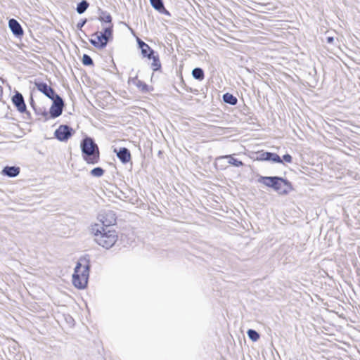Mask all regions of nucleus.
I'll list each match as a JSON object with an SVG mask.
<instances>
[{"label": "nucleus", "mask_w": 360, "mask_h": 360, "mask_svg": "<svg viewBox=\"0 0 360 360\" xmlns=\"http://www.w3.org/2000/svg\"><path fill=\"white\" fill-rule=\"evenodd\" d=\"M223 99L226 103L231 105H236L238 102L237 98L229 93L224 94Z\"/></svg>", "instance_id": "19"}, {"label": "nucleus", "mask_w": 360, "mask_h": 360, "mask_svg": "<svg viewBox=\"0 0 360 360\" xmlns=\"http://www.w3.org/2000/svg\"><path fill=\"white\" fill-rule=\"evenodd\" d=\"M20 167H5L1 173L4 175L8 176L9 177H15L18 176L20 173Z\"/></svg>", "instance_id": "14"}, {"label": "nucleus", "mask_w": 360, "mask_h": 360, "mask_svg": "<svg viewBox=\"0 0 360 360\" xmlns=\"http://www.w3.org/2000/svg\"><path fill=\"white\" fill-rule=\"evenodd\" d=\"M53 103L50 108V114L51 117L55 118L62 114L64 103L63 99L56 95V97L52 99Z\"/></svg>", "instance_id": "7"}, {"label": "nucleus", "mask_w": 360, "mask_h": 360, "mask_svg": "<svg viewBox=\"0 0 360 360\" xmlns=\"http://www.w3.org/2000/svg\"><path fill=\"white\" fill-rule=\"evenodd\" d=\"M34 85L37 89L44 95H46L50 99H53L56 97L54 90L46 83L44 82H34Z\"/></svg>", "instance_id": "10"}, {"label": "nucleus", "mask_w": 360, "mask_h": 360, "mask_svg": "<svg viewBox=\"0 0 360 360\" xmlns=\"http://www.w3.org/2000/svg\"><path fill=\"white\" fill-rule=\"evenodd\" d=\"M90 262L86 257H81L77 262L72 274V284L77 289L86 288L89 277Z\"/></svg>", "instance_id": "2"}, {"label": "nucleus", "mask_w": 360, "mask_h": 360, "mask_svg": "<svg viewBox=\"0 0 360 360\" xmlns=\"http://www.w3.org/2000/svg\"><path fill=\"white\" fill-rule=\"evenodd\" d=\"M99 220L102 224L101 226L111 227L116 223V217L112 212H106L100 215Z\"/></svg>", "instance_id": "9"}, {"label": "nucleus", "mask_w": 360, "mask_h": 360, "mask_svg": "<svg viewBox=\"0 0 360 360\" xmlns=\"http://www.w3.org/2000/svg\"><path fill=\"white\" fill-rule=\"evenodd\" d=\"M268 161H271L275 163H283V160L276 153L269 152Z\"/></svg>", "instance_id": "20"}, {"label": "nucleus", "mask_w": 360, "mask_h": 360, "mask_svg": "<svg viewBox=\"0 0 360 360\" xmlns=\"http://www.w3.org/2000/svg\"><path fill=\"white\" fill-rule=\"evenodd\" d=\"M192 75L197 79L202 80L204 79V72L201 68H195L192 72Z\"/></svg>", "instance_id": "22"}, {"label": "nucleus", "mask_w": 360, "mask_h": 360, "mask_svg": "<svg viewBox=\"0 0 360 360\" xmlns=\"http://www.w3.org/2000/svg\"><path fill=\"white\" fill-rule=\"evenodd\" d=\"M104 174V170L101 167H96L91 171V174L94 176L100 177Z\"/></svg>", "instance_id": "25"}, {"label": "nucleus", "mask_w": 360, "mask_h": 360, "mask_svg": "<svg viewBox=\"0 0 360 360\" xmlns=\"http://www.w3.org/2000/svg\"><path fill=\"white\" fill-rule=\"evenodd\" d=\"M281 159L283 160V162L285 161L288 163H291L292 161V156L289 154L284 155Z\"/></svg>", "instance_id": "28"}, {"label": "nucleus", "mask_w": 360, "mask_h": 360, "mask_svg": "<svg viewBox=\"0 0 360 360\" xmlns=\"http://www.w3.org/2000/svg\"><path fill=\"white\" fill-rule=\"evenodd\" d=\"M141 53L144 56H147L148 58H151V56L154 54V51L145 42L142 41H139Z\"/></svg>", "instance_id": "15"}, {"label": "nucleus", "mask_w": 360, "mask_h": 360, "mask_svg": "<svg viewBox=\"0 0 360 360\" xmlns=\"http://www.w3.org/2000/svg\"><path fill=\"white\" fill-rule=\"evenodd\" d=\"M134 84L143 93H147L153 90V87L139 79H135Z\"/></svg>", "instance_id": "17"}, {"label": "nucleus", "mask_w": 360, "mask_h": 360, "mask_svg": "<svg viewBox=\"0 0 360 360\" xmlns=\"http://www.w3.org/2000/svg\"><path fill=\"white\" fill-rule=\"evenodd\" d=\"M113 152L116 153L117 158L123 164L128 163L131 160V153L127 148H115Z\"/></svg>", "instance_id": "11"}, {"label": "nucleus", "mask_w": 360, "mask_h": 360, "mask_svg": "<svg viewBox=\"0 0 360 360\" xmlns=\"http://www.w3.org/2000/svg\"><path fill=\"white\" fill-rule=\"evenodd\" d=\"M82 62L84 65H91L94 64L91 58L87 54L83 55Z\"/></svg>", "instance_id": "26"}, {"label": "nucleus", "mask_w": 360, "mask_h": 360, "mask_svg": "<svg viewBox=\"0 0 360 360\" xmlns=\"http://www.w3.org/2000/svg\"><path fill=\"white\" fill-rule=\"evenodd\" d=\"M101 19L103 20H104L105 22L106 23L105 26H109V25L113 26L112 24V17L110 15H107L106 16H105L104 18H102Z\"/></svg>", "instance_id": "27"}, {"label": "nucleus", "mask_w": 360, "mask_h": 360, "mask_svg": "<svg viewBox=\"0 0 360 360\" xmlns=\"http://www.w3.org/2000/svg\"><path fill=\"white\" fill-rule=\"evenodd\" d=\"M150 1L152 6L155 9H156L159 11H161L162 10H165V7H164L162 0H150Z\"/></svg>", "instance_id": "21"}, {"label": "nucleus", "mask_w": 360, "mask_h": 360, "mask_svg": "<svg viewBox=\"0 0 360 360\" xmlns=\"http://www.w3.org/2000/svg\"><path fill=\"white\" fill-rule=\"evenodd\" d=\"M8 26L15 35L18 37L23 35V30L16 20L11 19L8 21Z\"/></svg>", "instance_id": "13"}, {"label": "nucleus", "mask_w": 360, "mask_h": 360, "mask_svg": "<svg viewBox=\"0 0 360 360\" xmlns=\"http://www.w3.org/2000/svg\"><path fill=\"white\" fill-rule=\"evenodd\" d=\"M84 23V22H83L82 24H79V26H81V27L83 26Z\"/></svg>", "instance_id": "30"}, {"label": "nucleus", "mask_w": 360, "mask_h": 360, "mask_svg": "<svg viewBox=\"0 0 360 360\" xmlns=\"http://www.w3.org/2000/svg\"><path fill=\"white\" fill-rule=\"evenodd\" d=\"M150 59L153 60V62L151 63V68L153 70V71H157L160 69L161 68V63L159 59L158 55H152L151 58Z\"/></svg>", "instance_id": "18"}, {"label": "nucleus", "mask_w": 360, "mask_h": 360, "mask_svg": "<svg viewBox=\"0 0 360 360\" xmlns=\"http://www.w3.org/2000/svg\"><path fill=\"white\" fill-rule=\"evenodd\" d=\"M268 155L269 152L261 150L255 152L252 158L256 161H268Z\"/></svg>", "instance_id": "16"}, {"label": "nucleus", "mask_w": 360, "mask_h": 360, "mask_svg": "<svg viewBox=\"0 0 360 360\" xmlns=\"http://www.w3.org/2000/svg\"><path fill=\"white\" fill-rule=\"evenodd\" d=\"M326 40L328 43L331 44L333 42L334 38L333 37H327Z\"/></svg>", "instance_id": "29"}, {"label": "nucleus", "mask_w": 360, "mask_h": 360, "mask_svg": "<svg viewBox=\"0 0 360 360\" xmlns=\"http://www.w3.org/2000/svg\"><path fill=\"white\" fill-rule=\"evenodd\" d=\"M225 158L229 160L228 162L229 165H233L235 167L243 166V162L242 161L235 159L231 155H226L216 158L214 166L217 169L222 170L226 168V167L224 165H219V162Z\"/></svg>", "instance_id": "8"}, {"label": "nucleus", "mask_w": 360, "mask_h": 360, "mask_svg": "<svg viewBox=\"0 0 360 360\" xmlns=\"http://www.w3.org/2000/svg\"><path fill=\"white\" fill-rule=\"evenodd\" d=\"M113 26H105L102 31H97L91 36V44L98 49H103L112 39Z\"/></svg>", "instance_id": "5"}, {"label": "nucleus", "mask_w": 360, "mask_h": 360, "mask_svg": "<svg viewBox=\"0 0 360 360\" xmlns=\"http://www.w3.org/2000/svg\"><path fill=\"white\" fill-rule=\"evenodd\" d=\"M12 102L20 112L23 113L26 111V105L23 96L20 93H15L12 98Z\"/></svg>", "instance_id": "12"}, {"label": "nucleus", "mask_w": 360, "mask_h": 360, "mask_svg": "<svg viewBox=\"0 0 360 360\" xmlns=\"http://www.w3.org/2000/svg\"><path fill=\"white\" fill-rule=\"evenodd\" d=\"M82 158L89 165L97 164L100 160L98 146L90 137H86L81 143Z\"/></svg>", "instance_id": "3"}, {"label": "nucleus", "mask_w": 360, "mask_h": 360, "mask_svg": "<svg viewBox=\"0 0 360 360\" xmlns=\"http://www.w3.org/2000/svg\"><path fill=\"white\" fill-rule=\"evenodd\" d=\"M259 183L273 188L279 194H287L292 190L291 184L287 180L278 176H260Z\"/></svg>", "instance_id": "4"}, {"label": "nucleus", "mask_w": 360, "mask_h": 360, "mask_svg": "<svg viewBox=\"0 0 360 360\" xmlns=\"http://www.w3.org/2000/svg\"><path fill=\"white\" fill-rule=\"evenodd\" d=\"M72 134V129L68 125H60L54 132L56 138L60 141H68Z\"/></svg>", "instance_id": "6"}, {"label": "nucleus", "mask_w": 360, "mask_h": 360, "mask_svg": "<svg viewBox=\"0 0 360 360\" xmlns=\"http://www.w3.org/2000/svg\"><path fill=\"white\" fill-rule=\"evenodd\" d=\"M248 337L254 342L257 341L259 338L258 333L254 330L250 329L248 331Z\"/></svg>", "instance_id": "24"}, {"label": "nucleus", "mask_w": 360, "mask_h": 360, "mask_svg": "<svg viewBox=\"0 0 360 360\" xmlns=\"http://www.w3.org/2000/svg\"><path fill=\"white\" fill-rule=\"evenodd\" d=\"M84 23V22H83L82 24H79V26H81V27L83 26Z\"/></svg>", "instance_id": "31"}, {"label": "nucleus", "mask_w": 360, "mask_h": 360, "mask_svg": "<svg viewBox=\"0 0 360 360\" xmlns=\"http://www.w3.org/2000/svg\"><path fill=\"white\" fill-rule=\"evenodd\" d=\"M89 7V4L86 1L80 2L77 7V11L81 14L83 13Z\"/></svg>", "instance_id": "23"}, {"label": "nucleus", "mask_w": 360, "mask_h": 360, "mask_svg": "<svg viewBox=\"0 0 360 360\" xmlns=\"http://www.w3.org/2000/svg\"><path fill=\"white\" fill-rule=\"evenodd\" d=\"M90 232L95 242L106 249L112 247L118 239V235L115 229L101 226L97 223L91 225Z\"/></svg>", "instance_id": "1"}]
</instances>
